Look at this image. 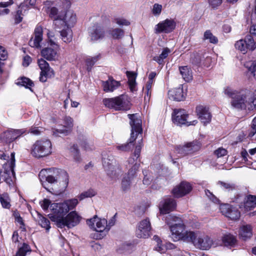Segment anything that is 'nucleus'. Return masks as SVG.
<instances>
[{"mask_svg": "<svg viewBox=\"0 0 256 256\" xmlns=\"http://www.w3.org/2000/svg\"><path fill=\"white\" fill-rule=\"evenodd\" d=\"M200 148V144L198 141H194L188 142L186 144L176 146V152L182 156L192 154L198 150Z\"/></svg>", "mask_w": 256, "mask_h": 256, "instance_id": "nucleus-17", "label": "nucleus"}, {"mask_svg": "<svg viewBox=\"0 0 256 256\" xmlns=\"http://www.w3.org/2000/svg\"><path fill=\"white\" fill-rule=\"evenodd\" d=\"M24 129L21 130H8L4 132L2 138L6 142L10 143L16 139L19 138L22 134L25 132Z\"/></svg>", "mask_w": 256, "mask_h": 256, "instance_id": "nucleus-27", "label": "nucleus"}, {"mask_svg": "<svg viewBox=\"0 0 256 256\" xmlns=\"http://www.w3.org/2000/svg\"><path fill=\"white\" fill-rule=\"evenodd\" d=\"M244 66L256 79V62L252 60L246 62Z\"/></svg>", "mask_w": 256, "mask_h": 256, "instance_id": "nucleus-45", "label": "nucleus"}, {"mask_svg": "<svg viewBox=\"0 0 256 256\" xmlns=\"http://www.w3.org/2000/svg\"><path fill=\"white\" fill-rule=\"evenodd\" d=\"M8 58V52L6 50L0 46V61L5 60Z\"/></svg>", "mask_w": 256, "mask_h": 256, "instance_id": "nucleus-58", "label": "nucleus"}, {"mask_svg": "<svg viewBox=\"0 0 256 256\" xmlns=\"http://www.w3.org/2000/svg\"><path fill=\"white\" fill-rule=\"evenodd\" d=\"M114 22V23L120 26H128L130 24V22L128 20L122 18H115Z\"/></svg>", "mask_w": 256, "mask_h": 256, "instance_id": "nucleus-54", "label": "nucleus"}, {"mask_svg": "<svg viewBox=\"0 0 256 256\" xmlns=\"http://www.w3.org/2000/svg\"><path fill=\"white\" fill-rule=\"evenodd\" d=\"M32 251L30 246L26 243H23L22 246L19 247L15 256H26L28 252Z\"/></svg>", "mask_w": 256, "mask_h": 256, "instance_id": "nucleus-41", "label": "nucleus"}, {"mask_svg": "<svg viewBox=\"0 0 256 256\" xmlns=\"http://www.w3.org/2000/svg\"><path fill=\"white\" fill-rule=\"evenodd\" d=\"M38 63L41 70L40 76V82H45L48 78L54 76L53 70L50 67L49 64L45 60L42 58L38 60Z\"/></svg>", "mask_w": 256, "mask_h": 256, "instance_id": "nucleus-16", "label": "nucleus"}, {"mask_svg": "<svg viewBox=\"0 0 256 256\" xmlns=\"http://www.w3.org/2000/svg\"><path fill=\"white\" fill-rule=\"evenodd\" d=\"M138 142L133 156H130L128 160V164L132 165L128 170L127 176L128 178L132 180L136 176L137 172L140 166V164L137 162V160L140 156L141 148L143 146L142 139L139 140Z\"/></svg>", "mask_w": 256, "mask_h": 256, "instance_id": "nucleus-9", "label": "nucleus"}, {"mask_svg": "<svg viewBox=\"0 0 256 256\" xmlns=\"http://www.w3.org/2000/svg\"><path fill=\"white\" fill-rule=\"evenodd\" d=\"M87 224L94 230L98 232H102L106 230L107 220L105 218H98L94 216L93 218L86 220Z\"/></svg>", "mask_w": 256, "mask_h": 256, "instance_id": "nucleus-21", "label": "nucleus"}, {"mask_svg": "<svg viewBox=\"0 0 256 256\" xmlns=\"http://www.w3.org/2000/svg\"><path fill=\"white\" fill-rule=\"evenodd\" d=\"M62 30L60 31L62 40L66 43H69L72 40V32L71 28L62 26Z\"/></svg>", "mask_w": 256, "mask_h": 256, "instance_id": "nucleus-36", "label": "nucleus"}, {"mask_svg": "<svg viewBox=\"0 0 256 256\" xmlns=\"http://www.w3.org/2000/svg\"><path fill=\"white\" fill-rule=\"evenodd\" d=\"M14 156V152L11 153L10 160L7 161L2 164V169L0 168V183L4 182L10 186L14 185L16 179L14 171L15 167Z\"/></svg>", "mask_w": 256, "mask_h": 256, "instance_id": "nucleus-6", "label": "nucleus"}, {"mask_svg": "<svg viewBox=\"0 0 256 256\" xmlns=\"http://www.w3.org/2000/svg\"><path fill=\"white\" fill-rule=\"evenodd\" d=\"M52 146L48 140H37L32 147L31 154L36 158L47 156L52 153Z\"/></svg>", "mask_w": 256, "mask_h": 256, "instance_id": "nucleus-10", "label": "nucleus"}, {"mask_svg": "<svg viewBox=\"0 0 256 256\" xmlns=\"http://www.w3.org/2000/svg\"><path fill=\"white\" fill-rule=\"evenodd\" d=\"M102 86L104 92H112L120 86V82L110 76L107 80L102 82Z\"/></svg>", "mask_w": 256, "mask_h": 256, "instance_id": "nucleus-28", "label": "nucleus"}, {"mask_svg": "<svg viewBox=\"0 0 256 256\" xmlns=\"http://www.w3.org/2000/svg\"><path fill=\"white\" fill-rule=\"evenodd\" d=\"M59 24L61 22L62 26L72 28L76 22L77 18L76 14L73 10H67L64 14H62L60 17Z\"/></svg>", "mask_w": 256, "mask_h": 256, "instance_id": "nucleus-18", "label": "nucleus"}, {"mask_svg": "<svg viewBox=\"0 0 256 256\" xmlns=\"http://www.w3.org/2000/svg\"><path fill=\"white\" fill-rule=\"evenodd\" d=\"M166 222L169 226L170 236L174 241L181 240L188 242L192 231L186 230V226L180 218L168 215L166 218Z\"/></svg>", "mask_w": 256, "mask_h": 256, "instance_id": "nucleus-1", "label": "nucleus"}, {"mask_svg": "<svg viewBox=\"0 0 256 256\" xmlns=\"http://www.w3.org/2000/svg\"><path fill=\"white\" fill-rule=\"evenodd\" d=\"M224 92L225 94L231 97L232 99L236 94V92L235 91L229 88H226Z\"/></svg>", "mask_w": 256, "mask_h": 256, "instance_id": "nucleus-62", "label": "nucleus"}, {"mask_svg": "<svg viewBox=\"0 0 256 256\" xmlns=\"http://www.w3.org/2000/svg\"><path fill=\"white\" fill-rule=\"evenodd\" d=\"M81 144L82 146L86 150H92L93 148V145L88 140L84 141Z\"/></svg>", "mask_w": 256, "mask_h": 256, "instance_id": "nucleus-63", "label": "nucleus"}, {"mask_svg": "<svg viewBox=\"0 0 256 256\" xmlns=\"http://www.w3.org/2000/svg\"><path fill=\"white\" fill-rule=\"evenodd\" d=\"M239 236L244 240L250 238L252 236V226L250 224L242 226L240 228Z\"/></svg>", "mask_w": 256, "mask_h": 256, "instance_id": "nucleus-33", "label": "nucleus"}, {"mask_svg": "<svg viewBox=\"0 0 256 256\" xmlns=\"http://www.w3.org/2000/svg\"><path fill=\"white\" fill-rule=\"evenodd\" d=\"M176 208V202L172 198L166 197L162 200L160 204L159 208L161 214H166L174 210Z\"/></svg>", "mask_w": 256, "mask_h": 256, "instance_id": "nucleus-25", "label": "nucleus"}, {"mask_svg": "<svg viewBox=\"0 0 256 256\" xmlns=\"http://www.w3.org/2000/svg\"><path fill=\"white\" fill-rule=\"evenodd\" d=\"M126 76L128 78V84L132 92H134L136 90V74L134 72L127 71Z\"/></svg>", "mask_w": 256, "mask_h": 256, "instance_id": "nucleus-39", "label": "nucleus"}, {"mask_svg": "<svg viewBox=\"0 0 256 256\" xmlns=\"http://www.w3.org/2000/svg\"><path fill=\"white\" fill-rule=\"evenodd\" d=\"M14 218H15L16 221L20 225V228H24V223L22 218L20 216L19 214L15 213L14 214Z\"/></svg>", "mask_w": 256, "mask_h": 256, "instance_id": "nucleus-60", "label": "nucleus"}, {"mask_svg": "<svg viewBox=\"0 0 256 256\" xmlns=\"http://www.w3.org/2000/svg\"><path fill=\"white\" fill-rule=\"evenodd\" d=\"M176 27V22L173 20L166 19L156 25L155 33H169L172 32Z\"/></svg>", "mask_w": 256, "mask_h": 256, "instance_id": "nucleus-20", "label": "nucleus"}, {"mask_svg": "<svg viewBox=\"0 0 256 256\" xmlns=\"http://www.w3.org/2000/svg\"><path fill=\"white\" fill-rule=\"evenodd\" d=\"M132 180L128 177H124L122 182V188L124 191H126L130 189Z\"/></svg>", "mask_w": 256, "mask_h": 256, "instance_id": "nucleus-53", "label": "nucleus"}, {"mask_svg": "<svg viewBox=\"0 0 256 256\" xmlns=\"http://www.w3.org/2000/svg\"><path fill=\"white\" fill-rule=\"evenodd\" d=\"M142 173L144 175V178L143 180V184L145 185H148L150 184L152 178L148 176V172L146 170L142 171Z\"/></svg>", "mask_w": 256, "mask_h": 256, "instance_id": "nucleus-59", "label": "nucleus"}, {"mask_svg": "<svg viewBox=\"0 0 256 256\" xmlns=\"http://www.w3.org/2000/svg\"><path fill=\"white\" fill-rule=\"evenodd\" d=\"M192 186L188 182H182L172 190V194L176 198L182 197L190 192Z\"/></svg>", "mask_w": 256, "mask_h": 256, "instance_id": "nucleus-24", "label": "nucleus"}, {"mask_svg": "<svg viewBox=\"0 0 256 256\" xmlns=\"http://www.w3.org/2000/svg\"><path fill=\"white\" fill-rule=\"evenodd\" d=\"M190 234L188 242H192L198 248L208 250L212 245L210 238L200 231H192Z\"/></svg>", "mask_w": 256, "mask_h": 256, "instance_id": "nucleus-8", "label": "nucleus"}, {"mask_svg": "<svg viewBox=\"0 0 256 256\" xmlns=\"http://www.w3.org/2000/svg\"><path fill=\"white\" fill-rule=\"evenodd\" d=\"M128 118L130 120V124L131 127L130 137L128 142L121 144L116 145V148L120 152H128L133 146L132 143L136 140L138 134L142 132V121L140 116L138 114H129Z\"/></svg>", "mask_w": 256, "mask_h": 256, "instance_id": "nucleus-3", "label": "nucleus"}, {"mask_svg": "<svg viewBox=\"0 0 256 256\" xmlns=\"http://www.w3.org/2000/svg\"><path fill=\"white\" fill-rule=\"evenodd\" d=\"M231 105L237 110H253L256 108V90L254 92L248 90L237 92L231 101Z\"/></svg>", "mask_w": 256, "mask_h": 256, "instance_id": "nucleus-4", "label": "nucleus"}, {"mask_svg": "<svg viewBox=\"0 0 256 256\" xmlns=\"http://www.w3.org/2000/svg\"><path fill=\"white\" fill-rule=\"evenodd\" d=\"M96 192L93 190H88L86 192L82 193L79 196L80 200H82L86 198H91L95 196Z\"/></svg>", "mask_w": 256, "mask_h": 256, "instance_id": "nucleus-55", "label": "nucleus"}, {"mask_svg": "<svg viewBox=\"0 0 256 256\" xmlns=\"http://www.w3.org/2000/svg\"><path fill=\"white\" fill-rule=\"evenodd\" d=\"M39 218L38 222L40 224L42 228H46L47 231L49 230L50 228L49 220L42 216H40Z\"/></svg>", "mask_w": 256, "mask_h": 256, "instance_id": "nucleus-48", "label": "nucleus"}, {"mask_svg": "<svg viewBox=\"0 0 256 256\" xmlns=\"http://www.w3.org/2000/svg\"><path fill=\"white\" fill-rule=\"evenodd\" d=\"M227 151L226 149L223 148H218V150H216L214 152V154L218 158H220L226 154Z\"/></svg>", "mask_w": 256, "mask_h": 256, "instance_id": "nucleus-56", "label": "nucleus"}, {"mask_svg": "<svg viewBox=\"0 0 256 256\" xmlns=\"http://www.w3.org/2000/svg\"><path fill=\"white\" fill-rule=\"evenodd\" d=\"M42 40V28L38 26L34 30V38H32L29 42V45L34 48H39L40 42Z\"/></svg>", "mask_w": 256, "mask_h": 256, "instance_id": "nucleus-29", "label": "nucleus"}, {"mask_svg": "<svg viewBox=\"0 0 256 256\" xmlns=\"http://www.w3.org/2000/svg\"><path fill=\"white\" fill-rule=\"evenodd\" d=\"M168 96L169 98L174 100H182L184 98V96L182 86H180L178 88L170 90L168 92Z\"/></svg>", "mask_w": 256, "mask_h": 256, "instance_id": "nucleus-31", "label": "nucleus"}, {"mask_svg": "<svg viewBox=\"0 0 256 256\" xmlns=\"http://www.w3.org/2000/svg\"><path fill=\"white\" fill-rule=\"evenodd\" d=\"M206 194L208 196V197L214 203H218V200L208 190H205Z\"/></svg>", "mask_w": 256, "mask_h": 256, "instance_id": "nucleus-61", "label": "nucleus"}, {"mask_svg": "<svg viewBox=\"0 0 256 256\" xmlns=\"http://www.w3.org/2000/svg\"><path fill=\"white\" fill-rule=\"evenodd\" d=\"M99 56H96L94 57L88 58L86 60V64L87 66V70L90 71L92 66L99 59Z\"/></svg>", "mask_w": 256, "mask_h": 256, "instance_id": "nucleus-49", "label": "nucleus"}, {"mask_svg": "<svg viewBox=\"0 0 256 256\" xmlns=\"http://www.w3.org/2000/svg\"><path fill=\"white\" fill-rule=\"evenodd\" d=\"M252 128L253 131L249 134L250 136H252L256 133V117L254 118L252 122Z\"/></svg>", "mask_w": 256, "mask_h": 256, "instance_id": "nucleus-64", "label": "nucleus"}, {"mask_svg": "<svg viewBox=\"0 0 256 256\" xmlns=\"http://www.w3.org/2000/svg\"><path fill=\"white\" fill-rule=\"evenodd\" d=\"M78 204V200L76 198H72L65 200L62 203H52L50 206L52 214H50V218L56 222L58 227L62 224L61 220L64 216L70 210L74 208Z\"/></svg>", "mask_w": 256, "mask_h": 256, "instance_id": "nucleus-2", "label": "nucleus"}, {"mask_svg": "<svg viewBox=\"0 0 256 256\" xmlns=\"http://www.w3.org/2000/svg\"><path fill=\"white\" fill-rule=\"evenodd\" d=\"M179 70L182 78L186 82H189L192 80V71L189 67L188 66H180Z\"/></svg>", "mask_w": 256, "mask_h": 256, "instance_id": "nucleus-37", "label": "nucleus"}, {"mask_svg": "<svg viewBox=\"0 0 256 256\" xmlns=\"http://www.w3.org/2000/svg\"><path fill=\"white\" fill-rule=\"evenodd\" d=\"M222 188L228 191L236 189V185L234 183L230 182H219Z\"/></svg>", "mask_w": 256, "mask_h": 256, "instance_id": "nucleus-47", "label": "nucleus"}, {"mask_svg": "<svg viewBox=\"0 0 256 256\" xmlns=\"http://www.w3.org/2000/svg\"><path fill=\"white\" fill-rule=\"evenodd\" d=\"M162 6L158 4H154L152 8V12L155 16H158L162 13Z\"/></svg>", "mask_w": 256, "mask_h": 256, "instance_id": "nucleus-51", "label": "nucleus"}, {"mask_svg": "<svg viewBox=\"0 0 256 256\" xmlns=\"http://www.w3.org/2000/svg\"><path fill=\"white\" fill-rule=\"evenodd\" d=\"M110 34L114 38L119 40L124 36V31L120 28H112L109 30Z\"/></svg>", "mask_w": 256, "mask_h": 256, "instance_id": "nucleus-42", "label": "nucleus"}, {"mask_svg": "<svg viewBox=\"0 0 256 256\" xmlns=\"http://www.w3.org/2000/svg\"><path fill=\"white\" fill-rule=\"evenodd\" d=\"M54 168L48 169H43L40 170L38 176L41 182L42 186L48 192H52L49 188L48 184L45 180L47 179L48 176L52 173V171L54 170Z\"/></svg>", "mask_w": 256, "mask_h": 256, "instance_id": "nucleus-32", "label": "nucleus"}, {"mask_svg": "<svg viewBox=\"0 0 256 256\" xmlns=\"http://www.w3.org/2000/svg\"><path fill=\"white\" fill-rule=\"evenodd\" d=\"M63 120L64 125L62 126V128H52L53 134L55 136H59L60 134L66 136L72 131L74 126L72 118L69 116H66Z\"/></svg>", "mask_w": 256, "mask_h": 256, "instance_id": "nucleus-19", "label": "nucleus"}, {"mask_svg": "<svg viewBox=\"0 0 256 256\" xmlns=\"http://www.w3.org/2000/svg\"><path fill=\"white\" fill-rule=\"evenodd\" d=\"M42 57L48 60H55L57 58L58 54L56 51L52 48H46L41 51Z\"/></svg>", "mask_w": 256, "mask_h": 256, "instance_id": "nucleus-34", "label": "nucleus"}, {"mask_svg": "<svg viewBox=\"0 0 256 256\" xmlns=\"http://www.w3.org/2000/svg\"><path fill=\"white\" fill-rule=\"evenodd\" d=\"M80 218L76 211H72L61 220L60 222H62V224L60 228H62L65 226L68 228L74 227L80 222Z\"/></svg>", "mask_w": 256, "mask_h": 256, "instance_id": "nucleus-22", "label": "nucleus"}, {"mask_svg": "<svg viewBox=\"0 0 256 256\" xmlns=\"http://www.w3.org/2000/svg\"><path fill=\"white\" fill-rule=\"evenodd\" d=\"M70 151L72 152L74 158L76 162L80 161V157L79 154V150L76 144H73L70 148Z\"/></svg>", "mask_w": 256, "mask_h": 256, "instance_id": "nucleus-50", "label": "nucleus"}, {"mask_svg": "<svg viewBox=\"0 0 256 256\" xmlns=\"http://www.w3.org/2000/svg\"><path fill=\"white\" fill-rule=\"evenodd\" d=\"M16 84L24 86L26 88H30V87L34 86V82L28 78L22 77L18 80Z\"/></svg>", "mask_w": 256, "mask_h": 256, "instance_id": "nucleus-44", "label": "nucleus"}, {"mask_svg": "<svg viewBox=\"0 0 256 256\" xmlns=\"http://www.w3.org/2000/svg\"><path fill=\"white\" fill-rule=\"evenodd\" d=\"M107 174L112 178H118L122 173V170L119 166L110 164L106 170Z\"/></svg>", "mask_w": 256, "mask_h": 256, "instance_id": "nucleus-35", "label": "nucleus"}, {"mask_svg": "<svg viewBox=\"0 0 256 256\" xmlns=\"http://www.w3.org/2000/svg\"><path fill=\"white\" fill-rule=\"evenodd\" d=\"M68 173L64 170H61L59 173L58 177L55 178L52 175V174L48 176L45 182L50 184H55L59 182L60 184V190L63 191L65 190L68 184Z\"/></svg>", "mask_w": 256, "mask_h": 256, "instance_id": "nucleus-14", "label": "nucleus"}, {"mask_svg": "<svg viewBox=\"0 0 256 256\" xmlns=\"http://www.w3.org/2000/svg\"><path fill=\"white\" fill-rule=\"evenodd\" d=\"M40 206L42 209L46 210L48 209V207L51 205V202L48 199H44L42 201L40 202Z\"/></svg>", "mask_w": 256, "mask_h": 256, "instance_id": "nucleus-57", "label": "nucleus"}, {"mask_svg": "<svg viewBox=\"0 0 256 256\" xmlns=\"http://www.w3.org/2000/svg\"><path fill=\"white\" fill-rule=\"evenodd\" d=\"M222 240L224 244L226 246H234L236 244V237L230 234H224Z\"/></svg>", "mask_w": 256, "mask_h": 256, "instance_id": "nucleus-38", "label": "nucleus"}, {"mask_svg": "<svg viewBox=\"0 0 256 256\" xmlns=\"http://www.w3.org/2000/svg\"><path fill=\"white\" fill-rule=\"evenodd\" d=\"M70 6L69 0H60L56 6L51 1H46L44 2V10L48 16L54 20L56 28H58L59 20L62 14L60 12V10L68 8Z\"/></svg>", "mask_w": 256, "mask_h": 256, "instance_id": "nucleus-5", "label": "nucleus"}, {"mask_svg": "<svg viewBox=\"0 0 256 256\" xmlns=\"http://www.w3.org/2000/svg\"><path fill=\"white\" fill-rule=\"evenodd\" d=\"M96 22L92 26L89 28V35L92 41H96L102 39L104 36V26L109 24L110 22Z\"/></svg>", "mask_w": 256, "mask_h": 256, "instance_id": "nucleus-13", "label": "nucleus"}, {"mask_svg": "<svg viewBox=\"0 0 256 256\" xmlns=\"http://www.w3.org/2000/svg\"><path fill=\"white\" fill-rule=\"evenodd\" d=\"M256 206V196L252 195H248L247 196L244 202L240 204V208L244 212L250 210L252 208L255 207Z\"/></svg>", "mask_w": 256, "mask_h": 256, "instance_id": "nucleus-30", "label": "nucleus"}, {"mask_svg": "<svg viewBox=\"0 0 256 256\" xmlns=\"http://www.w3.org/2000/svg\"><path fill=\"white\" fill-rule=\"evenodd\" d=\"M102 102L106 107L116 110H126L130 108L129 98L125 94H121L112 98H105Z\"/></svg>", "mask_w": 256, "mask_h": 256, "instance_id": "nucleus-7", "label": "nucleus"}, {"mask_svg": "<svg viewBox=\"0 0 256 256\" xmlns=\"http://www.w3.org/2000/svg\"><path fill=\"white\" fill-rule=\"evenodd\" d=\"M234 46L236 50L243 54L246 53L248 50H254L256 48L254 40L252 35H248L244 39L238 40Z\"/></svg>", "mask_w": 256, "mask_h": 256, "instance_id": "nucleus-11", "label": "nucleus"}, {"mask_svg": "<svg viewBox=\"0 0 256 256\" xmlns=\"http://www.w3.org/2000/svg\"><path fill=\"white\" fill-rule=\"evenodd\" d=\"M170 52V50L168 48H166L163 49L160 56H154L153 60L160 64H162L164 60L168 56Z\"/></svg>", "mask_w": 256, "mask_h": 256, "instance_id": "nucleus-40", "label": "nucleus"}, {"mask_svg": "<svg viewBox=\"0 0 256 256\" xmlns=\"http://www.w3.org/2000/svg\"><path fill=\"white\" fill-rule=\"evenodd\" d=\"M204 39L208 40L210 42L214 44L218 42L217 38L214 36L210 30H206L204 33Z\"/></svg>", "mask_w": 256, "mask_h": 256, "instance_id": "nucleus-46", "label": "nucleus"}, {"mask_svg": "<svg viewBox=\"0 0 256 256\" xmlns=\"http://www.w3.org/2000/svg\"><path fill=\"white\" fill-rule=\"evenodd\" d=\"M151 226L148 218L140 222L136 230V236L138 238H146L150 236Z\"/></svg>", "mask_w": 256, "mask_h": 256, "instance_id": "nucleus-15", "label": "nucleus"}, {"mask_svg": "<svg viewBox=\"0 0 256 256\" xmlns=\"http://www.w3.org/2000/svg\"><path fill=\"white\" fill-rule=\"evenodd\" d=\"M220 210L222 214L231 220H236L240 217L238 210L228 204L222 205Z\"/></svg>", "mask_w": 256, "mask_h": 256, "instance_id": "nucleus-23", "label": "nucleus"}, {"mask_svg": "<svg viewBox=\"0 0 256 256\" xmlns=\"http://www.w3.org/2000/svg\"><path fill=\"white\" fill-rule=\"evenodd\" d=\"M154 240L156 242V250L162 253L164 252V246L162 244V241L160 240V238L157 236H154Z\"/></svg>", "mask_w": 256, "mask_h": 256, "instance_id": "nucleus-52", "label": "nucleus"}, {"mask_svg": "<svg viewBox=\"0 0 256 256\" xmlns=\"http://www.w3.org/2000/svg\"><path fill=\"white\" fill-rule=\"evenodd\" d=\"M0 202L4 208L9 209L11 206L10 198L7 193L0 195Z\"/></svg>", "mask_w": 256, "mask_h": 256, "instance_id": "nucleus-43", "label": "nucleus"}, {"mask_svg": "<svg viewBox=\"0 0 256 256\" xmlns=\"http://www.w3.org/2000/svg\"><path fill=\"white\" fill-rule=\"evenodd\" d=\"M196 112L199 120L204 124H206L210 122L212 116L208 108L206 106L202 105L197 106Z\"/></svg>", "mask_w": 256, "mask_h": 256, "instance_id": "nucleus-26", "label": "nucleus"}, {"mask_svg": "<svg viewBox=\"0 0 256 256\" xmlns=\"http://www.w3.org/2000/svg\"><path fill=\"white\" fill-rule=\"evenodd\" d=\"M188 114L184 110H174L172 114L173 122L177 125L194 126L198 123L197 120L187 121Z\"/></svg>", "mask_w": 256, "mask_h": 256, "instance_id": "nucleus-12", "label": "nucleus"}]
</instances>
